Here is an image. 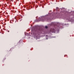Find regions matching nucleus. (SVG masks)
Wrapping results in <instances>:
<instances>
[{
	"mask_svg": "<svg viewBox=\"0 0 74 74\" xmlns=\"http://www.w3.org/2000/svg\"><path fill=\"white\" fill-rule=\"evenodd\" d=\"M51 25H54V26H55V23H51Z\"/></svg>",
	"mask_w": 74,
	"mask_h": 74,
	"instance_id": "nucleus-1",
	"label": "nucleus"
},
{
	"mask_svg": "<svg viewBox=\"0 0 74 74\" xmlns=\"http://www.w3.org/2000/svg\"><path fill=\"white\" fill-rule=\"evenodd\" d=\"M45 29H47V28H48V27H47V26H46L45 27Z\"/></svg>",
	"mask_w": 74,
	"mask_h": 74,
	"instance_id": "nucleus-2",
	"label": "nucleus"
},
{
	"mask_svg": "<svg viewBox=\"0 0 74 74\" xmlns=\"http://www.w3.org/2000/svg\"><path fill=\"white\" fill-rule=\"evenodd\" d=\"M50 32H53V30H52V29L50 30Z\"/></svg>",
	"mask_w": 74,
	"mask_h": 74,
	"instance_id": "nucleus-3",
	"label": "nucleus"
},
{
	"mask_svg": "<svg viewBox=\"0 0 74 74\" xmlns=\"http://www.w3.org/2000/svg\"><path fill=\"white\" fill-rule=\"evenodd\" d=\"M34 36H36V35H37V34H34Z\"/></svg>",
	"mask_w": 74,
	"mask_h": 74,
	"instance_id": "nucleus-4",
	"label": "nucleus"
},
{
	"mask_svg": "<svg viewBox=\"0 0 74 74\" xmlns=\"http://www.w3.org/2000/svg\"><path fill=\"white\" fill-rule=\"evenodd\" d=\"M59 32V29H58V30L57 33H58V32Z\"/></svg>",
	"mask_w": 74,
	"mask_h": 74,
	"instance_id": "nucleus-5",
	"label": "nucleus"
},
{
	"mask_svg": "<svg viewBox=\"0 0 74 74\" xmlns=\"http://www.w3.org/2000/svg\"><path fill=\"white\" fill-rule=\"evenodd\" d=\"M57 9H58V10H59V8H58L57 7L56 8Z\"/></svg>",
	"mask_w": 74,
	"mask_h": 74,
	"instance_id": "nucleus-6",
	"label": "nucleus"
},
{
	"mask_svg": "<svg viewBox=\"0 0 74 74\" xmlns=\"http://www.w3.org/2000/svg\"><path fill=\"white\" fill-rule=\"evenodd\" d=\"M2 24H3V23H2Z\"/></svg>",
	"mask_w": 74,
	"mask_h": 74,
	"instance_id": "nucleus-7",
	"label": "nucleus"
},
{
	"mask_svg": "<svg viewBox=\"0 0 74 74\" xmlns=\"http://www.w3.org/2000/svg\"><path fill=\"white\" fill-rule=\"evenodd\" d=\"M32 30H33V29H32Z\"/></svg>",
	"mask_w": 74,
	"mask_h": 74,
	"instance_id": "nucleus-8",
	"label": "nucleus"
}]
</instances>
